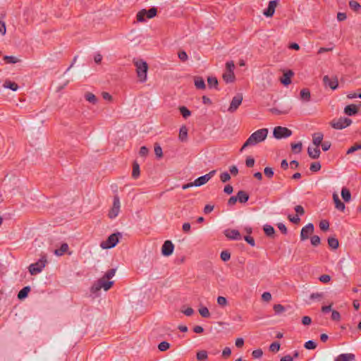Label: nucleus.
Instances as JSON below:
<instances>
[{
  "label": "nucleus",
  "instance_id": "nucleus-33",
  "mask_svg": "<svg viewBox=\"0 0 361 361\" xmlns=\"http://www.w3.org/2000/svg\"><path fill=\"white\" fill-rule=\"evenodd\" d=\"M207 83L209 87H214L218 89V80L216 77H208Z\"/></svg>",
  "mask_w": 361,
  "mask_h": 361
},
{
  "label": "nucleus",
  "instance_id": "nucleus-30",
  "mask_svg": "<svg viewBox=\"0 0 361 361\" xmlns=\"http://www.w3.org/2000/svg\"><path fill=\"white\" fill-rule=\"evenodd\" d=\"M300 95V99L305 102H308L310 99V92L307 89L301 90Z\"/></svg>",
  "mask_w": 361,
  "mask_h": 361
},
{
  "label": "nucleus",
  "instance_id": "nucleus-23",
  "mask_svg": "<svg viewBox=\"0 0 361 361\" xmlns=\"http://www.w3.org/2000/svg\"><path fill=\"white\" fill-rule=\"evenodd\" d=\"M236 197L240 203H245L246 202H247L249 199V195L246 192L243 190H240L237 193Z\"/></svg>",
  "mask_w": 361,
  "mask_h": 361
},
{
  "label": "nucleus",
  "instance_id": "nucleus-4",
  "mask_svg": "<svg viewBox=\"0 0 361 361\" xmlns=\"http://www.w3.org/2000/svg\"><path fill=\"white\" fill-rule=\"evenodd\" d=\"M47 256L43 255L40 259L35 263L31 264L29 267V271L31 275H36L40 273L43 268L46 266Z\"/></svg>",
  "mask_w": 361,
  "mask_h": 361
},
{
  "label": "nucleus",
  "instance_id": "nucleus-22",
  "mask_svg": "<svg viewBox=\"0 0 361 361\" xmlns=\"http://www.w3.org/2000/svg\"><path fill=\"white\" fill-rule=\"evenodd\" d=\"M223 79L227 83L233 82L235 80L234 72L226 70L225 73L223 74Z\"/></svg>",
  "mask_w": 361,
  "mask_h": 361
},
{
  "label": "nucleus",
  "instance_id": "nucleus-57",
  "mask_svg": "<svg viewBox=\"0 0 361 361\" xmlns=\"http://www.w3.org/2000/svg\"><path fill=\"white\" fill-rule=\"evenodd\" d=\"M178 58L182 61H186L188 59V55L185 51H180L178 52Z\"/></svg>",
  "mask_w": 361,
  "mask_h": 361
},
{
  "label": "nucleus",
  "instance_id": "nucleus-51",
  "mask_svg": "<svg viewBox=\"0 0 361 361\" xmlns=\"http://www.w3.org/2000/svg\"><path fill=\"white\" fill-rule=\"evenodd\" d=\"M280 349V343L278 342H274L272 343L269 346V350L271 352H278Z\"/></svg>",
  "mask_w": 361,
  "mask_h": 361
},
{
  "label": "nucleus",
  "instance_id": "nucleus-43",
  "mask_svg": "<svg viewBox=\"0 0 361 361\" xmlns=\"http://www.w3.org/2000/svg\"><path fill=\"white\" fill-rule=\"evenodd\" d=\"M169 348H170V344L166 341H162L158 345V348L160 351H166Z\"/></svg>",
  "mask_w": 361,
  "mask_h": 361
},
{
  "label": "nucleus",
  "instance_id": "nucleus-49",
  "mask_svg": "<svg viewBox=\"0 0 361 361\" xmlns=\"http://www.w3.org/2000/svg\"><path fill=\"white\" fill-rule=\"evenodd\" d=\"M217 303L221 306V307H225L228 304V301H227V299L224 297V296H219L217 298Z\"/></svg>",
  "mask_w": 361,
  "mask_h": 361
},
{
  "label": "nucleus",
  "instance_id": "nucleus-5",
  "mask_svg": "<svg viewBox=\"0 0 361 361\" xmlns=\"http://www.w3.org/2000/svg\"><path fill=\"white\" fill-rule=\"evenodd\" d=\"M120 237H121V234L120 233L110 235L106 240L101 243V247L102 249H110L114 247L118 243Z\"/></svg>",
  "mask_w": 361,
  "mask_h": 361
},
{
  "label": "nucleus",
  "instance_id": "nucleus-8",
  "mask_svg": "<svg viewBox=\"0 0 361 361\" xmlns=\"http://www.w3.org/2000/svg\"><path fill=\"white\" fill-rule=\"evenodd\" d=\"M121 208L120 199L118 195L114 197L113 205L109 212V217L110 219H115L119 214Z\"/></svg>",
  "mask_w": 361,
  "mask_h": 361
},
{
  "label": "nucleus",
  "instance_id": "nucleus-29",
  "mask_svg": "<svg viewBox=\"0 0 361 361\" xmlns=\"http://www.w3.org/2000/svg\"><path fill=\"white\" fill-rule=\"evenodd\" d=\"M188 137V129L183 126L180 128L179 131V139L180 141L184 142L187 140Z\"/></svg>",
  "mask_w": 361,
  "mask_h": 361
},
{
  "label": "nucleus",
  "instance_id": "nucleus-64",
  "mask_svg": "<svg viewBox=\"0 0 361 361\" xmlns=\"http://www.w3.org/2000/svg\"><path fill=\"white\" fill-rule=\"evenodd\" d=\"M331 279V277L329 275H327V274H324V275H322L320 277H319V281L322 283H328Z\"/></svg>",
  "mask_w": 361,
  "mask_h": 361
},
{
  "label": "nucleus",
  "instance_id": "nucleus-11",
  "mask_svg": "<svg viewBox=\"0 0 361 361\" xmlns=\"http://www.w3.org/2000/svg\"><path fill=\"white\" fill-rule=\"evenodd\" d=\"M174 250V245L171 240H166L161 247V254L164 256H170Z\"/></svg>",
  "mask_w": 361,
  "mask_h": 361
},
{
  "label": "nucleus",
  "instance_id": "nucleus-6",
  "mask_svg": "<svg viewBox=\"0 0 361 361\" xmlns=\"http://www.w3.org/2000/svg\"><path fill=\"white\" fill-rule=\"evenodd\" d=\"M157 10L153 7L147 11L146 9H142L137 13V20L140 23H143L146 20V18H152L157 15Z\"/></svg>",
  "mask_w": 361,
  "mask_h": 361
},
{
  "label": "nucleus",
  "instance_id": "nucleus-2",
  "mask_svg": "<svg viewBox=\"0 0 361 361\" xmlns=\"http://www.w3.org/2000/svg\"><path fill=\"white\" fill-rule=\"evenodd\" d=\"M113 284L114 281H111L103 276L93 284L91 288V292L94 294H97L102 288L106 291L111 288Z\"/></svg>",
  "mask_w": 361,
  "mask_h": 361
},
{
  "label": "nucleus",
  "instance_id": "nucleus-10",
  "mask_svg": "<svg viewBox=\"0 0 361 361\" xmlns=\"http://www.w3.org/2000/svg\"><path fill=\"white\" fill-rule=\"evenodd\" d=\"M279 0H271L269 2L268 8L264 11L263 14L267 17H272L279 4Z\"/></svg>",
  "mask_w": 361,
  "mask_h": 361
},
{
  "label": "nucleus",
  "instance_id": "nucleus-41",
  "mask_svg": "<svg viewBox=\"0 0 361 361\" xmlns=\"http://www.w3.org/2000/svg\"><path fill=\"white\" fill-rule=\"evenodd\" d=\"M199 313L202 317L209 318L210 317V313L207 307H202L199 309Z\"/></svg>",
  "mask_w": 361,
  "mask_h": 361
},
{
  "label": "nucleus",
  "instance_id": "nucleus-60",
  "mask_svg": "<svg viewBox=\"0 0 361 361\" xmlns=\"http://www.w3.org/2000/svg\"><path fill=\"white\" fill-rule=\"evenodd\" d=\"M226 71L233 72V70L235 68V64H234L233 61H231L226 62Z\"/></svg>",
  "mask_w": 361,
  "mask_h": 361
},
{
  "label": "nucleus",
  "instance_id": "nucleus-44",
  "mask_svg": "<svg viewBox=\"0 0 361 361\" xmlns=\"http://www.w3.org/2000/svg\"><path fill=\"white\" fill-rule=\"evenodd\" d=\"M329 223L326 220H322L319 222V228L323 231H326L329 229Z\"/></svg>",
  "mask_w": 361,
  "mask_h": 361
},
{
  "label": "nucleus",
  "instance_id": "nucleus-17",
  "mask_svg": "<svg viewBox=\"0 0 361 361\" xmlns=\"http://www.w3.org/2000/svg\"><path fill=\"white\" fill-rule=\"evenodd\" d=\"M292 109L291 106H286L285 108L282 109H279L276 107H273L269 109V111L272 113L273 114L276 115H281V114H288L290 111Z\"/></svg>",
  "mask_w": 361,
  "mask_h": 361
},
{
  "label": "nucleus",
  "instance_id": "nucleus-53",
  "mask_svg": "<svg viewBox=\"0 0 361 361\" xmlns=\"http://www.w3.org/2000/svg\"><path fill=\"white\" fill-rule=\"evenodd\" d=\"M220 179L223 183H226L231 179V176L228 172H224L221 173Z\"/></svg>",
  "mask_w": 361,
  "mask_h": 361
},
{
  "label": "nucleus",
  "instance_id": "nucleus-56",
  "mask_svg": "<svg viewBox=\"0 0 361 361\" xmlns=\"http://www.w3.org/2000/svg\"><path fill=\"white\" fill-rule=\"evenodd\" d=\"M274 310L276 313H281L285 311V308L283 305L277 304L274 305Z\"/></svg>",
  "mask_w": 361,
  "mask_h": 361
},
{
  "label": "nucleus",
  "instance_id": "nucleus-20",
  "mask_svg": "<svg viewBox=\"0 0 361 361\" xmlns=\"http://www.w3.org/2000/svg\"><path fill=\"white\" fill-rule=\"evenodd\" d=\"M68 245L66 243H63L59 249H56L54 251V253L56 256H62L68 251Z\"/></svg>",
  "mask_w": 361,
  "mask_h": 361
},
{
  "label": "nucleus",
  "instance_id": "nucleus-54",
  "mask_svg": "<svg viewBox=\"0 0 361 361\" xmlns=\"http://www.w3.org/2000/svg\"><path fill=\"white\" fill-rule=\"evenodd\" d=\"M263 355V352L261 349H257L252 351V355L254 358L258 359L260 358Z\"/></svg>",
  "mask_w": 361,
  "mask_h": 361
},
{
  "label": "nucleus",
  "instance_id": "nucleus-46",
  "mask_svg": "<svg viewBox=\"0 0 361 361\" xmlns=\"http://www.w3.org/2000/svg\"><path fill=\"white\" fill-rule=\"evenodd\" d=\"M154 153L158 158H161L163 156L162 149L159 144L154 145Z\"/></svg>",
  "mask_w": 361,
  "mask_h": 361
},
{
  "label": "nucleus",
  "instance_id": "nucleus-1",
  "mask_svg": "<svg viewBox=\"0 0 361 361\" xmlns=\"http://www.w3.org/2000/svg\"><path fill=\"white\" fill-rule=\"evenodd\" d=\"M268 135V129L267 128H262L256 130L253 133H252L245 142L243 144L240 149V152H243L245 148L248 147H252L258 143L264 141Z\"/></svg>",
  "mask_w": 361,
  "mask_h": 361
},
{
  "label": "nucleus",
  "instance_id": "nucleus-19",
  "mask_svg": "<svg viewBox=\"0 0 361 361\" xmlns=\"http://www.w3.org/2000/svg\"><path fill=\"white\" fill-rule=\"evenodd\" d=\"M324 135L321 132L315 133L312 135V142L314 146L319 147L322 143Z\"/></svg>",
  "mask_w": 361,
  "mask_h": 361
},
{
  "label": "nucleus",
  "instance_id": "nucleus-3",
  "mask_svg": "<svg viewBox=\"0 0 361 361\" xmlns=\"http://www.w3.org/2000/svg\"><path fill=\"white\" fill-rule=\"evenodd\" d=\"M136 67L137 77L140 82H145L147 80L148 66L147 63L142 59L134 61Z\"/></svg>",
  "mask_w": 361,
  "mask_h": 361
},
{
  "label": "nucleus",
  "instance_id": "nucleus-12",
  "mask_svg": "<svg viewBox=\"0 0 361 361\" xmlns=\"http://www.w3.org/2000/svg\"><path fill=\"white\" fill-rule=\"evenodd\" d=\"M314 231V226L312 224H308L304 226L300 233V238L302 240H306L309 238Z\"/></svg>",
  "mask_w": 361,
  "mask_h": 361
},
{
  "label": "nucleus",
  "instance_id": "nucleus-28",
  "mask_svg": "<svg viewBox=\"0 0 361 361\" xmlns=\"http://www.w3.org/2000/svg\"><path fill=\"white\" fill-rule=\"evenodd\" d=\"M30 291V286H25L23 289H21L18 294V298L20 300L25 299L27 296L28 293Z\"/></svg>",
  "mask_w": 361,
  "mask_h": 361
},
{
  "label": "nucleus",
  "instance_id": "nucleus-15",
  "mask_svg": "<svg viewBox=\"0 0 361 361\" xmlns=\"http://www.w3.org/2000/svg\"><path fill=\"white\" fill-rule=\"evenodd\" d=\"M322 312L324 314L331 312V318L334 320H338V312L331 310V305H325L322 307Z\"/></svg>",
  "mask_w": 361,
  "mask_h": 361
},
{
  "label": "nucleus",
  "instance_id": "nucleus-48",
  "mask_svg": "<svg viewBox=\"0 0 361 361\" xmlns=\"http://www.w3.org/2000/svg\"><path fill=\"white\" fill-rule=\"evenodd\" d=\"M317 347V343L313 341H308L305 343V348L308 350H314Z\"/></svg>",
  "mask_w": 361,
  "mask_h": 361
},
{
  "label": "nucleus",
  "instance_id": "nucleus-61",
  "mask_svg": "<svg viewBox=\"0 0 361 361\" xmlns=\"http://www.w3.org/2000/svg\"><path fill=\"white\" fill-rule=\"evenodd\" d=\"M244 239L251 246L254 247L255 245V240L252 237L247 235L244 237Z\"/></svg>",
  "mask_w": 361,
  "mask_h": 361
},
{
  "label": "nucleus",
  "instance_id": "nucleus-13",
  "mask_svg": "<svg viewBox=\"0 0 361 361\" xmlns=\"http://www.w3.org/2000/svg\"><path fill=\"white\" fill-rule=\"evenodd\" d=\"M323 82L325 86L329 87L331 90H336L338 85L336 77L330 78L328 75L323 78Z\"/></svg>",
  "mask_w": 361,
  "mask_h": 361
},
{
  "label": "nucleus",
  "instance_id": "nucleus-42",
  "mask_svg": "<svg viewBox=\"0 0 361 361\" xmlns=\"http://www.w3.org/2000/svg\"><path fill=\"white\" fill-rule=\"evenodd\" d=\"M302 142H299L298 143H292L291 149L295 153H299L302 150Z\"/></svg>",
  "mask_w": 361,
  "mask_h": 361
},
{
  "label": "nucleus",
  "instance_id": "nucleus-55",
  "mask_svg": "<svg viewBox=\"0 0 361 361\" xmlns=\"http://www.w3.org/2000/svg\"><path fill=\"white\" fill-rule=\"evenodd\" d=\"M311 243L314 246H317L320 244V238L318 235H313L311 238Z\"/></svg>",
  "mask_w": 361,
  "mask_h": 361
},
{
  "label": "nucleus",
  "instance_id": "nucleus-31",
  "mask_svg": "<svg viewBox=\"0 0 361 361\" xmlns=\"http://www.w3.org/2000/svg\"><path fill=\"white\" fill-rule=\"evenodd\" d=\"M4 87L6 88L11 89L13 91H16L18 89V84L11 80H6L4 84Z\"/></svg>",
  "mask_w": 361,
  "mask_h": 361
},
{
  "label": "nucleus",
  "instance_id": "nucleus-52",
  "mask_svg": "<svg viewBox=\"0 0 361 361\" xmlns=\"http://www.w3.org/2000/svg\"><path fill=\"white\" fill-rule=\"evenodd\" d=\"M115 274H116V269H111L105 273V274L104 275V277H105L106 279L109 280L114 276Z\"/></svg>",
  "mask_w": 361,
  "mask_h": 361
},
{
  "label": "nucleus",
  "instance_id": "nucleus-24",
  "mask_svg": "<svg viewBox=\"0 0 361 361\" xmlns=\"http://www.w3.org/2000/svg\"><path fill=\"white\" fill-rule=\"evenodd\" d=\"M194 80H195L194 82H195V85L196 88L200 89V90L205 89L206 85H205L204 81L202 77L196 76V77H195Z\"/></svg>",
  "mask_w": 361,
  "mask_h": 361
},
{
  "label": "nucleus",
  "instance_id": "nucleus-26",
  "mask_svg": "<svg viewBox=\"0 0 361 361\" xmlns=\"http://www.w3.org/2000/svg\"><path fill=\"white\" fill-rule=\"evenodd\" d=\"M209 180L208 177L205 174V175H204L202 176H200V177L197 178L194 181V185L196 187H199V186H201V185L207 183Z\"/></svg>",
  "mask_w": 361,
  "mask_h": 361
},
{
  "label": "nucleus",
  "instance_id": "nucleus-59",
  "mask_svg": "<svg viewBox=\"0 0 361 361\" xmlns=\"http://www.w3.org/2000/svg\"><path fill=\"white\" fill-rule=\"evenodd\" d=\"M262 300L265 302H269L271 300V295L269 292H264L262 295Z\"/></svg>",
  "mask_w": 361,
  "mask_h": 361
},
{
  "label": "nucleus",
  "instance_id": "nucleus-9",
  "mask_svg": "<svg viewBox=\"0 0 361 361\" xmlns=\"http://www.w3.org/2000/svg\"><path fill=\"white\" fill-rule=\"evenodd\" d=\"M243 99V97L241 93H238L233 97L228 109V111L234 113L242 104Z\"/></svg>",
  "mask_w": 361,
  "mask_h": 361
},
{
  "label": "nucleus",
  "instance_id": "nucleus-35",
  "mask_svg": "<svg viewBox=\"0 0 361 361\" xmlns=\"http://www.w3.org/2000/svg\"><path fill=\"white\" fill-rule=\"evenodd\" d=\"M352 123V120L350 118H340V129L345 128Z\"/></svg>",
  "mask_w": 361,
  "mask_h": 361
},
{
  "label": "nucleus",
  "instance_id": "nucleus-14",
  "mask_svg": "<svg viewBox=\"0 0 361 361\" xmlns=\"http://www.w3.org/2000/svg\"><path fill=\"white\" fill-rule=\"evenodd\" d=\"M225 235L231 240H240L242 238L240 232L235 229H227L224 232Z\"/></svg>",
  "mask_w": 361,
  "mask_h": 361
},
{
  "label": "nucleus",
  "instance_id": "nucleus-50",
  "mask_svg": "<svg viewBox=\"0 0 361 361\" xmlns=\"http://www.w3.org/2000/svg\"><path fill=\"white\" fill-rule=\"evenodd\" d=\"M321 169V164L319 162H313L311 164L310 169L313 172L318 171Z\"/></svg>",
  "mask_w": 361,
  "mask_h": 361
},
{
  "label": "nucleus",
  "instance_id": "nucleus-40",
  "mask_svg": "<svg viewBox=\"0 0 361 361\" xmlns=\"http://www.w3.org/2000/svg\"><path fill=\"white\" fill-rule=\"evenodd\" d=\"M179 110L184 118H187L191 115V111L188 110L185 106H180Z\"/></svg>",
  "mask_w": 361,
  "mask_h": 361
},
{
  "label": "nucleus",
  "instance_id": "nucleus-37",
  "mask_svg": "<svg viewBox=\"0 0 361 361\" xmlns=\"http://www.w3.org/2000/svg\"><path fill=\"white\" fill-rule=\"evenodd\" d=\"M140 176V166L137 162L133 163L132 176L137 178Z\"/></svg>",
  "mask_w": 361,
  "mask_h": 361
},
{
  "label": "nucleus",
  "instance_id": "nucleus-27",
  "mask_svg": "<svg viewBox=\"0 0 361 361\" xmlns=\"http://www.w3.org/2000/svg\"><path fill=\"white\" fill-rule=\"evenodd\" d=\"M85 98L87 102H89L90 103H91L92 104H97V101H98L96 96L94 94H92V92H86L85 94Z\"/></svg>",
  "mask_w": 361,
  "mask_h": 361
},
{
  "label": "nucleus",
  "instance_id": "nucleus-63",
  "mask_svg": "<svg viewBox=\"0 0 361 361\" xmlns=\"http://www.w3.org/2000/svg\"><path fill=\"white\" fill-rule=\"evenodd\" d=\"M245 164L247 167H252L255 164V159L252 157H247L245 161Z\"/></svg>",
  "mask_w": 361,
  "mask_h": 361
},
{
  "label": "nucleus",
  "instance_id": "nucleus-47",
  "mask_svg": "<svg viewBox=\"0 0 361 361\" xmlns=\"http://www.w3.org/2000/svg\"><path fill=\"white\" fill-rule=\"evenodd\" d=\"M264 173L269 178H272L274 174V170L271 167H265L264 169Z\"/></svg>",
  "mask_w": 361,
  "mask_h": 361
},
{
  "label": "nucleus",
  "instance_id": "nucleus-34",
  "mask_svg": "<svg viewBox=\"0 0 361 361\" xmlns=\"http://www.w3.org/2000/svg\"><path fill=\"white\" fill-rule=\"evenodd\" d=\"M355 355L353 353L340 354V361H353Z\"/></svg>",
  "mask_w": 361,
  "mask_h": 361
},
{
  "label": "nucleus",
  "instance_id": "nucleus-45",
  "mask_svg": "<svg viewBox=\"0 0 361 361\" xmlns=\"http://www.w3.org/2000/svg\"><path fill=\"white\" fill-rule=\"evenodd\" d=\"M220 257L222 261L227 262L231 258V253L227 250H224L221 252Z\"/></svg>",
  "mask_w": 361,
  "mask_h": 361
},
{
  "label": "nucleus",
  "instance_id": "nucleus-36",
  "mask_svg": "<svg viewBox=\"0 0 361 361\" xmlns=\"http://www.w3.org/2000/svg\"><path fill=\"white\" fill-rule=\"evenodd\" d=\"M208 354L206 350H200L197 353V359L199 361H204L207 359Z\"/></svg>",
  "mask_w": 361,
  "mask_h": 361
},
{
  "label": "nucleus",
  "instance_id": "nucleus-62",
  "mask_svg": "<svg viewBox=\"0 0 361 361\" xmlns=\"http://www.w3.org/2000/svg\"><path fill=\"white\" fill-rule=\"evenodd\" d=\"M181 312L186 316H191L194 313V310L192 307H188L185 310H182Z\"/></svg>",
  "mask_w": 361,
  "mask_h": 361
},
{
  "label": "nucleus",
  "instance_id": "nucleus-38",
  "mask_svg": "<svg viewBox=\"0 0 361 361\" xmlns=\"http://www.w3.org/2000/svg\"><path fill=\"white\" fill-rule=\"evenodd\" d=\"M328 244L331 248L336 249L338 247V240L335 238H329Z\"/></svg>",
  "mask_w": 361,
  "mask_h": 361
},
{
  "label": "nucleus",
  "instance_id": "nucleus-32",
  "mask_svg": "<svg viewBox=\"0 0 361 361\" xmlns=\"http://www.w3.org/2000/svg\"><path fill=\"white\" fill-rule=\"evenodd\" d=\"M263 229H264L265 234L267 236H269V237L274 236V235L275 233V230L273 226L267 224V225L264 226Z\"/></svg>",
  "mask_w": 361,
  "mask_h": 361
},
{
  "label": "nucleus",
  "instance_id": "nucleus-58",
  "mask_svg": "<svg viewBox=\"0 0 361 361\" xmlns=\"http://www.w3.org/2000/svg\"><path fill=\"white\" fill-rule=\"evenodd\" d=\"M349 6L354 11H357L360 8V4L355 1H350Z\"/></svg>",
  "mask_w": 361,
  "mask_h": 361
},
{
  "label": "nucleus",
  "instance_id": "nucleus-39",
  "mask_svg": "<svg viewBox=\"0 0 361 361\" xmlns=\"http://www.w3.org/2000/svg\"><path fill=\"white\" fill-rule=\"evenodd\" d=\"M4 60L8 63H16L20 61V60L13 56H4Z\"/></svg>",
  "mask_w": 361,
  "mask_h": 361
},
{
  "label": "nucleus",
  "instance_id": "nucleus-25",
  "mask_svg": "<svg viewBox=\"0 0 361 361\" xmlns=\"http://www.w3.org/2000/svg\"><path fill=\"white\" fill-rule=\"evenodd\" d=\"M341 197L345 202H349L351 200V194L350 190L346 188H343L341 190Z\"/></svg>",
  "mask_w": 361,
  "mask_h": 361
},
{
  "label": "nucleus",
  "instance_id": "nucleus-16",
  "mask_svg": "<svg viewBox=\"0 0 361 361\" xmlns=\"http://www.w3.org/2000/svg\"><path fill=\"white\" fill-rule=\"evenodd\" d=\"M293 72L290 70L285 72L283 77L281 78L280 81L284 85H288L291 82V77L293 75Z\"/></svg>",
  "mask_w": 361,
  "mask_h": 361
},
{
  "label": "nucleus",
  "instance_id": "nucleus-18",
  "mask_svg": "<svg viewBox=\"0 0 361 361\" xmlns=\"http://www.w3.org/2000/svg\"><path fill=\"white\" fill-rule=\"evenodd\" d=\"M307 153L308 155L312 159H317L319 158L320 155V150L319 149V147L314 146V147H309L307 148Z\"/></svg>",
  "mask_w": 361,
  "mask_h": 361
},
{
  "label": "nucleus",
  "instance_id": "nucleus-21",
  "mask_svg": "<svg viewBox=\"0 0 361 361\" xmlns=\"http://www.w3.org/2000/svg\"><path fill=\"white\" fill-rule=\"evenodd\" d=\"M357 111L358 109L357 106L354 104L348 105L344 109V113L348 116L355 115L357 113Z\"/></svg>",
  "mask_w": 361,
  "mask_h": 361
},
{
  "label": "nucleus",
  "instance_id": "nucleus-7",
  "mask_svg": "<svg viewBox=\"0 0 361 361\" xmlns=\"http://www.w3.org/2000/svg\"><path fill=\"white\" fill-rule=\"evenodd\" d=\"M274 136L276 139L288 137L292 135V131L286 127L277 126L274 129Z\"/></svg>",
  "mask_w": 361,
  "mask_h": 361
}]
</instances>
